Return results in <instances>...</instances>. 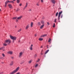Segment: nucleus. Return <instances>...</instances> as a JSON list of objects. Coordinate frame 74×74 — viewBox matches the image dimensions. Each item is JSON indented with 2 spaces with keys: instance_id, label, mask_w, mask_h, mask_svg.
<instances>
[{
  "instance_id": "nucleus-1",
  "label": "nucleus",
  "mask_w": 74,
  "mask_h": 74,
  "mask_svg": "<svg viewBox=\"0 0 74 74\" xmlns=\"http://www.w3.org/2000/svg\"><path fill=\"white\" fill-rule=\"evenodd\" d=\"M19 69V67H18L17 68V69L13 71L12 72L10 73V74H14V73H16V72H17V71Z\"/></svg>"
},
{
  "instance_id": "nucleus-2",
  "label": "nucleus",
  "mask_w": 74,
  "mask_h": 74,
  "mask_svg": "<svg viewBox=\"0 0 74 74\" xmlns=\"http://www.w3.org/2000/svg\"><path fill=\"white\" fill-rule=\"evenodd\" d=\"M10 38L13 40H16V37L13 36H10Z\"/></svg>"
},
{
  "instance_id": "nucleus-3",
  "label": "nucleus",
  "mask_w": 74,
  "mask_h": 74,
  "mask_svg": "<svg viewBox=\"0 0 74 74\" xmlns=\"http://www.w3.org/2000/svg\"><path fill=\"white\" fill-rule=\"evenodd\" d=\"M5 42L8 43V44H10L11 43V41L10 39L7 40L5 41Z\"/></svg>"
},
{
  "instance_id": "nucleus-4",
  "label": "nucleus",
  "mask_w": 74,
  "mask_h": 74,
  "mask_svg": "<svg viewBox=\"0 0 74 74\" xmlns=\"http://www.w3.org/2000/svg\"><path fill=\"white\" fill-rule=\"evenodd\" d=\"M62 12H63L62 11H61L59 12L58 16V20H59L60 19V16L61 14L62 13Z\"/></svg>"
},
{
  "instance_id": "nucleus-5",
  "label": "nucleus",
  "mask_w": 74,
  "mask_h": 74,
  "mask_svg": "<svg viewBox=\"0 0 74 74\" xmlns=\"http://www.w3.org/2000/svg\"><path fill=\"white\" fill-rule=\"evenodd\" d=\"M23 52H21L19 53L18 57L19 58H21V57H22V55H23Z\"/></svg>"
},
{
  "instance_id": "nucleus-6",
  "label": "nucleus",
  "mask_w": 74,
  "mask_h": 74,
  "mask_svg": "<svg viewBox=\"0 0 74 74\" xmlns=\"http://www.w3.org/2000/svg\"><path fill=\"white\" fill-rule=\"evenodd\" d=\"M8 3H10V1L9 0H7L5 2V7L7 6V4H8Z\"/></svg>"
},
{
  "instance_id": "nucleus-7",
  "label": "nucleus",
  "mask_w": 74,
  "mask_h": 74,
  "mask_svg": "<svg viewBox=\"0 0 74 74\" xmlns=\"http://www.w3.org/2000/svg\"><path fill=\"white\" fill-rule=\"evenodd\" d=\"M51 1L53 4H55V3H56V1H55V0H51Z\"/></svg>"
},
{
  "instance_id": "nucleus-8",
  "label": "nucleus",
  "mask_w": 74,
  "mask_h": 74,
  "mask_svg": "<svg viewBox=\"0 0 74 74\" xmlns=\"http://www.w3.org/2000/svg\"><path fill=\"white\" fill-rule=\"evenodd\" d=\"M22 18V16H21L19 17H17V19H18V20L21 19V18Z\"/></svg>"
},
{
  "instance_id": "nucleus-9",
  "label": "nucleus",
  "mask_w": 74,
  "mask_h": 74,
  "mask_svg": "<svg viewBox=\"0 0 74 74\" xmlns=\"http://www.w3.org/2000/svg\"><path fill=\"white\" fill-rule=\"evenodd\" d=\"M29 24L28 25H27L25 27V29L26 30H27V29H28L29 28Z\"/></svg>"
},
{
  "instance_id": "nucleus-10",
  "label": "nucleus",
  "mask_w": 74,
  "mask_h": 74,
  "mask_svg": "<svg viewBox=\"0 0 74 74\" xmlns=\"http://www.w3.org/2000/svg\"><path fill=\"white\" fill-rule=\"evenodd\" d=\"M8 6L10 8H12V6L10 4H9L8 5Z\"/></svg>"
},
{
  "instance_id": "nucleus-11",
  "label": "nucleus",
  "mask_w": 74,
  "mask_h": 74,
  "mask_svg": "<svg viewBox=\"0 0 74 74\" xmlns=\"http://www.w3.org/2000/svg\"><path fill=\"white\" fill-rule=\"evenodd\" d=\"M8 53H9V54H12V51H9L8 52Z\"/></svg>"
},
{
  "instance_id": "nucleus-12",
  "label": "nucleus",
  "mask_w": 74,
  "mask_h": 74,
  "mask_svg": "<svg viewBox=\"0 0 74 74\" xmlns=\"http://www.w3.org/2000/svg\"><path fill=\"white\" fill-rule=\"evenodd\" d=\"M49 49H48L45 52V55L46 54H47V53H48V52H49Z\"/></svg>"
},
{
  "instance_id": "nucleus-13",
  "label": "nucleus",
  "mask_w": 74,
  "mask_h": 74,
  "mask_svg": "<svg viewBox=\"0 0 74 74\" xmlns=\"http://www.w3.org/2000/svg\"><path fill=\"white\" fill-rule=\"evenodd\" d=\"M13 63L14 62L13 61H12L11 63L10 64V66H12V65H13Z\"/></svg>"
},
{
  "instance_id": "nucleus-14",
  "label": "nucleus",
  "mask_w": 74,
  "mask_h": 74,
  "mask_svg": "<svg viewBox=\"0 0 74 74\" xmlns=\"http://www.w3.org/2000/svg\"><path fill=\"white\" fill-rule=\"evenodd\" d=\"M43 26H44V24H43L40 26V29H42V28L43 27Z\"/></svg>"
},
{
  "instance_id": "nucleus-15",
  "label": "nucleus",
  "mask_w": 74,
  "mask_h": 74,
  "mask_svg": "<svg viewBox=\"0 0 74 74\" xmlns=\"http://www.w3.org/2000/svg\"><path fill=\"white\" fill-rule=\"evenodd\" d=\"M9 3H14V2L12 1H9Z\"/></svg>"
},
{
  "instance_id": "nucleus-16",
  "label": "nucleus",
  "mask_w": 74,
  "mask_h": 74,
  "mask_svg": "<svg viewBox=\"0 0 74 74\" xmlns=\"http://www.w3.org/2000/svg\"><path fill=\"white\" fill-rule=\"evenodd\" d=\"M47 36V34H45L43 35H42L41 36L42 37H45L46 36Z\"/></svg>"
},
{
  "instance_id": "nucleus-17",
  "label": "nucleus",
  "mask_w": 74,
  "mask_h": 74,
  "mask_svg": "<svg viewBox=\"0 0 74 74\" xmlns=\"http://www.w3.org/2000/svg\"><path fill=\"white\" fill-rule=\"evenodd\" d=\"M33 23L32 22L31 23V27H33Z\"/></svg>"
},
{
  "instance_id": "nucleus-18",
  "label": "nucleus",
  "mask_w": 74,
  "mask_h": 74,
  "mask_svg": "<svg viewBox=\"0 0 74 74\" xmlns=\"http://www.w3.org/2000/svg\"><path fill=\"white\" fill-rule=\"evenodd\" d=\"M4 49V47H3L0 48V50H1L2 49Z\"/></svg>"
},
{
  "instance_id": "nucleus-19",
  "label": "nucleus",
  "mask_w": 74,
  "mask_h": 74,
  "mask_svg": "<svg viewBox=\"0 0 74 74\" xmlns=\"http://www.w3.org/2000/svg\"><path fill=\"white\" fill-rule=\"evenodd\" d=\"M43 40V38H39V41H42Z\"/></svg>"
},
{
  "instance_id": "nucleus-20",
  "label": "nucleus",
  "mask_w": 74,
  "mask_h": 74,
  "mask_svg": "<svg viewBox=\"0 0 74 74\" xmlns=\"http://www.w3.org/2000/svg\"><path fill=\"white\" fill-rule=\"evenodd\" d=\"M58 15V12H57L56 14V16L57 17Z\"/></svg>"
},
{
  "instance_id": "nucleus-21",
  "label": "nucleus",
  "mask_w": 74,
  "mask_h": 74,
  "mask_svg": "<svg viewBox=\"0 0 74 74\" xmlns=\"http://www.w3.org/2000/svg\"><path fill=\"white\" fill-rule=\"evenodd\" d=\"M41 23H42V25H44V22L43 21H41Z\"/></svg>"
},
{
  "instance_id": "nucleus-22",
  "label": "nucleus",
  "mask_w": 74,
  "mask_h": 74,
  "mask_svg": "<svg viewBox=\"0 0 74 74\" xmlns=\"http://www.w3.org/2000/svg\"><path fill=\"white\" fill-rule=\"evenodd\" d=\"M21 30H22V29H19V30H18V32H21Z\"/></svg>"
},
{
  "instance_id": "nucleus-23",
  "label": "nucleus",
  "mask_w": 74,
  "mask_h": 74,
  "mask_svg": "<svg viewBox=\"0 0 74 74\" xmlns=\"http://www.w3.org/2000/svg\"><path fill=\"white\" fill-rule=\"evenodd\" d=\"M38 26H40L41 25V24L40 23L38 22Z\"/></svg>"
},
{
  "instance_id": "nucleus-24",
  "label": "nucleus",
  "mask_w": 74,
  "mask_h": 74,
  "mask_svg": "<svg viewBox=\"0 0 74 74\" xmlns=\"http://www.w3.org/2000/svg\"><path fill=\"white\" fill-rule=\"evenodd\" d=\"M17 17H14L13 18V19H16Z\"/></svg>"
},
{
  "instance_id": "nucleus-25",
  "label": "nucleus",
  "mask_w": 74,
  "mask_h": 74,
  "mask_svg": "<svg viewBox=\"0 0 74 74\" xmlns=\"http://www.w3.org/2000/svg\"><path fill=\"white\" fill-rule=\"evenodd\" d=\"M51 41V39L49 38L48 40V42H49Z\"/></svg>"
},
{
  "instance_id": "nucleus-26",
  "label": "nucleus",
  "mask_w": 74,
  "mask_h": 74,
  "mask_svg": "<svg viewBox=\"0 0 74 74\" xmlns=\"http://www.w3.org/2000/svg\"><path fill=\"white\" fill-rule=\"evenodd\" d=\"M23 63H24V62H23V61L20 63V64H23Z\"/></svg>"
},
{
  "instance_id": "nucleus-27",
  "label": "nucleus",
  "mask_w": 74,
  "mask_h": 74,
  "mask_svg": "<svg viewBox=\"0 0 74 74\" xmlns=\"http://www.w3.org/2000/svg\"><path fill=\"white\" fill-rule=\"evenodd\" d=\"M3 45H4V46H7V44H6L5 43H4L3 44Z\"/></svg>"
},
{
  "instance_id": "nucleus-28",
  "label": "nucleus",
  "mask_w": 74,
  "mask_h": 74,
  "mask_svg": "<svg viewBox=\"0 0 74 74\" xmlns=\"http://www.w3.org/2000/svg\"><path fill=\"white\" fill-rule=\"evenodd\" d=\"M2 55L3 56V57H5V55H4V53H3L2 54Z\"/></svg>"
},
{
  "instance_id": "nucleus-29",
  "label": "nucleus",
  "mask_w": 74,
  "mask_h": 74,
  "mask_svg": "<svg viewBox=\"0 0 74 74\" xmlns=\"http://www.w3.org/2000/svg\"><path fill=\"white\" fill-rule=\"evenodd\" d=\"M53 27H55V23H54L53 24Z\"/></svg>"
},
{
  "instance_id": "nucleus-30",
  "label": "nucleus",
  "mask_w": 74,
  "mask_h": 74,
  "mask_svg": "<svg viewBox=\"0 0 74 74\" xmlns=\"http://www.w3.org/2000/svg\"><path fill=\"white\" fill-rule=\"evenodd\" d=\"M30 50H33V47H30Z\"/></svg>"
},
{
  "instance_id": "nucleus-31",
  "label": "nucleus",
  "mask_w": 74,
  "mask_h": 74,
  "mask_svg": "<svg viewBox=\"0 0 74 74\" xmlns=\"http://www.w3.org/2000/svg\"><path fill=\"white\" fill-rule=\"evenodd\" d=\"M17 3H19V0H17Z\"/></svg>"
},
{
  "instance_id": "nucleus-32",
  "label": "nucleus",
  "mask_w": 74,
  "mask_h": 74,
  "mask_svg": "<svg viewBox=\"0 0 74 74\" xmlns=\"http://www.w3.org/2000/svg\"><path fill=\"white\" fill-rule=\"evenodd\" d=\"M33 44H32L30 47V48H33L32 47H33Z\"/></svg>"
},
{
  "instance_id": "nucleus-33",
  "label": "nucleus",
  "mask_w": 74,
  "mask_h": 74,
  "mask_svg": "<svg viewBox=\"0 0 74 74\" xmlns=\"http://www.w3.org/2000/svg\"><path fill=\"white\" fill-rule=\"evenodd\" d=\"M26 7H27V6H25V7L23 9V10H25V8H26Z\"/></svg>"
},
{
  "instance_id": "nucleus-34",
  "label": "nucleus",
  "mask_w": 74,
  "mask_h": 74,
  "mask_svg": "<svg viewBox=\"0 0 74 74\" xmlns=\"http://www.w3.org/2000/svg\"><path fill=\"white\" fill-rule=\"evenodd\" d=\"M56 19H55V20H54V22H55V23H56Z\"/></svg>"
},
{
  "instance_id": "nucleus-35",
  "label": "nucleus",
  "mask_w": 74,
  "mask_h": 74,
  "mask_svg": "<svg viewBox=\"0 0 74 74\" xmlns=\"http://www.w3.org/2000/svg\"><path fill=\"white\" fill-rule=\"evenodd\" d=\"M36 5H37V6H39V4H38V3H36Z\"/></svg>"
},
{
  "instance_id": "nucleus-36",
  "label": "nucleus",
  "mask_w": 74,
  "mask_h": 74,
  "mask_svg": "<svg viewBox=\"0 0 74 74\" xmlns=\"http://www.w3.org/2000/svg\"><path fill=\"white\" fill-rule=\"evenodd\" d=\"M34 56L35 58H36L37 56V54H36L35 55H34Z\"/></svg>"
},
{
  "instance_id": "nucleus-37",
  "label": "nucleus",
  "mask_w": 74,
  "mask_h": 74,
  "mask_svg": "<svg viewBox=\"0 0 74 74\" xmlns=\"http://www.w3.org/2000/svg\"><path fill=\"white\" fill-rule=\"evenodd\" d=\"M39 60H40V59H38V60L36 61L37 62H39Z\"/></svg>"
},
{
  "instance_id": "nucleus-38",
  "label": "nucleus",
  "mask_w": 74,
  "mask_h": 74,
  "mask_svg": "<svg viewBox=\"0 0 74 74\" xmlns=\"http://www.w3.org/2000/svg\"><path fill=\"white\" fill-rule=\"evenodd\" d=\"M37 66H38V64H36V66H35V67H37Z\"/></svg>"
},
{
  "instance_id": "nucleus-39",
  "label": "nucleus",
  "mask_w": 74,
  "mask_h": 74,
  "mask_svg": "<svg viewBox=\"0 0 74 74\" xmlns=\"http://www.w3.org/2000/svg\"><path fill=\"white\" fill-rule=\"evenodd\" d=\"M3 58V57H0V59H2Z\"/></svg>"
},
{
  "instance_id": "nucleus-40",
  "label": "nucleus",
  "mask_w": 74,
  "mask_h": 74,
  "mask_svg": "<svg viewBox=\"0 0 74 74\" xmlns=\"http://www.w3.org/2000/svg\"><path fill=\"white\" fill-rule=\"evenodd\" d=\"M32 63V60H30L29 62V63Z\"/></svg>"
},
{
  "instance_id": "nucleus-41",
  "label": "nucleus",
  "mask_w": 74,
  "mask_h": 74,
  "mask_svg": "<svg viewBox=\"0 0 74 74\" xmlns=\"http://www.w3.org/2000/svg\"><path fill=\"white\" fill-rule=\"evenodd\" d=\"M27 5H28V4H27V3H26V6H26L27 7Z\"/></svg>"
},
{
  "instance_id": "nucleus-42",
  "label": "nucleus",
  "mask_w": 74,
  "mask_h": 74,
  "mask_svg": "<svg viewBox=\"0 0 74 74\" xmlns=\"http://www.w3.org/2000/svg\"><path fill=\"white\" fill-rule=\"evenodd\" d=\"M63 17V15H62L61 16V18H62Z\"/></svg>"
},
{
  "instance_id": "nucleus-43",
  "label": "nucleus",
  "mask_w": 74,
  "mask_h": 74,
  "mask_svg": "<svg viewBox=\"0 0 74 74\" xmlns=\"http://www.w3.org/2000/svg\"><path fill=\"white\" fill-rule=\"evenodd\" d=\"M47 48H48H48H49V47H48V45H47Z\"/></svg>"
},
{
  "instance_id": "nucleus-44",
  "label": "nucleus",
  "mask_w": 74,
  "mask_h": 74,
  "mask_svg": "<svg viewBox=\"0 0 74 74\" xmlns=\"http://www.w3.org/2000/svg\"><path fill=\"white\" fill-rule=\"evenodd\" d=\"M16 22H18V20L17 19H16Z\"/></svg>"
},
{
  "instance_id": "nucleus-45",
  "label": "nucleus",
  "mask_w": 74,
  "mask_h": 74,
  "mask_svg": "<svg viewBox=\"0 0 74 74\" xmlns=\"http://www.w3.org/2000/svg\"><path fill=\"white\" fill-rule=\"evenodd\" d=\"M41 1L42 3H43V0H41Z\"/></svg>"
},
{
  "instance_id": "nucleus-46",
  "label": "nucleus",
  "mask_w": 74,
  "mask_h": 74,
  "mask_svg": "<svg viewBox=\"0 0 74 74\" xmlns=\"http://www.w3.org/2000/svg\"><path fill=\"white\" fill-rule=\"evenodd\" d=\"M47 25H49V23L48 22L47 23Z\"/></svg>"
},
{
  "instance_id": "nucleus-47",
  "label": "nucleus",
  "mask_w": 74,
  "mask_h": 74,
  "mask_svg": "<svg viewBox=\"0 0 74 74\" xmlns=\"http://www.w3.org/2000/svg\"><path fill=\"white\" fill-rule=\"evenodd\" d=\"M35 37H36V36H37V34H35Z\"/></svg>"
},
{
  "instance_id": "nucleus-48",
  "label": "nucleus",
  "mask_w": 74,
  "mask_h": 74,
  "mask_svg": "<svg viewBox=\"0 0 74 74\" xmlns=\"http://www.w3.org/2000/svg\"><path fill=\"white\" fill-rule=\"evenodd\" d=\"M21 5H22V4L21 3L20 4V6H21Z\"/></svg>"
},
{
  "instance_id": "nucleus-49",
  "label": "nucleus",
  "mask_w": 74,
  "mask_h": 74,
  "mask_svg": "<svg viewBox=\"0 0 74 74\" xmlns=\"http://www.w3.org/2000/svg\"><path fill=\"white\" fill-rule=\"evenodd\" d=\"M32 11V10H31V9H29V11Z\"/></svg>"
},
{
  "instance_id": "nucleus-50",
  "label": "nucleus",
  "mask_w": 74,
  "mask_h": 74,
  "mask_svg": "<svg viewBox=\"0 0 74 74\" xmlns=\"http://www.w3.org/2000/svg\"><path fill=\"white\" fill-rule=\"evenodd\" d=\"M11 58L12 59H14V57H12Z\"/></svg>"
},
{
  "instance_id": "nucleus-51",
  "label": "nucleus",
  "mask_w": 74,
  "mask_h": 74,
  "mask_svg": "<svg viewBox=\"0 0 74 74\" xmlns=\"http://www.w3.org/2000/svg\"><path fill=\"white\" fill-rule=\"evenodd\" d=\"M52 45L50 47V48H51V47H52Z\"/></svg>"
},
{
  "instance_id": "nucleus-52",
  "label": "nucleus",
  "mask_w": 74,
  "mask_h": 74,
  "mask_svg": "<svg viewBox=\"0 0 74 74\" xmlns=\"http://www.w3.org/2000/svg\"><path fill=\"white\" fill-rule=\"evenodd\" d=\"M1 63H2V64H3L4 62H1Z\"/></svg>"
},
{
  "instance_id": "nucleus-53",
  "label": "nucleus",
  "mask_w": 74,
  "mask_h": 74,
  "mask_svg": "<svg viewBox=\"0 0 74 74\" xmlns=\"http://www.w3.org/2000/svg\"><path fill=\"white\" fill-rule=\"evenodd\" d=\"M3 51H5V49H3Z\"/></svg>"
},
{
  "instance_id": "nucleus-54",
  "label": "nucleus",
  "mask_w": 74,
  "mask_h": 74,
  "mask_svg": "<svg viewBox=\"0 0 74 74\" xmlns=\"http://www.w3.org/2000/svg\"><path fill=\"white\" fill-rule=\"evenodd\" d=\"M41 48H42V46H41Z\"/></svg>"
},
{
  "instance_id": "nucleus-55",
  "label": "nucleus",
  "mask_w": 74,
  "mask_h": 74,
  "mask_svg": "<svg viewBox=\"0 0 74 74\" xmlns=\"http://www.w3.org/2000/svg\"><path fill=\"white\" fill-rule=\"evenodd\" d=\"M41 55H42V53H41Z\"/></svg>"
},
{
  "instance_id": "nucleus-56",
  "label": "nucleus",
  "mask_w": 74,
  "mask_h": 74,
  "mask_svg": "<svg viewBox=\"0 0 74 74\" xmlns=\"http://www.w3.org/2000/svg\"><path fill=\"white\" fill-rule=\"evenodd\" d=\"M15 0H13V1H15Z\"/></svg>"
},
{
  "instance_id": "nucleus-57",
  "label": "nucleus",
  "mask_w": 74,
  "mask_h": 74,
  "mask_svg": "<svg viewBox=\"0 0 74 74\" xmlns=\"http://www.w3.org/2000/svg\"><path fill=\"white\" fill-rule=\"evenodd\" d=\"M13 42H14V41L13 40Z\"/></svg>"
},
{
  "instance_id": "nucleus-58",
  "label": "nucleus",
  "mask_w": 74,
  "mask_h": 74,
  "mask_svg": "<svg viewBox=\"0 0 74 74\" xmlns=\"http://www.w3.org/2000/svg\"><path fill=\"white\" fill-rule=\"evenodd\" d=\"M15 27H16V26H15Z\"/></svg>"
},
{
  "instance_id": "nucleus-59",
  "label": "nucleus",
  "mask_w": 74,
  "mask_h": 74,
  "mask_svg": "<svg viewBox=\"0 0 74 74\" xmlns=\"http://www.w3.org/2000/svg\"><path fill=\"white\" fill-rule=\"evenodd\" d=\"M1 11V9H0V12Z\"/></svg>"
},
{
  "instance_id": "nucleus-60",
  "label": "nucleus",
  "mask_w": 74,
  "mask_h": 74,
  "mask_svg": "<svg viewBox=\"0 0 74 74\" xmlns=\"http://www.w3.org/2000/svg\"><path fill=\"white\" fill-rule=\"evenodd\" d=\"M18 11V10H17V11Z\"/></svg>"
},
{
  "instance_id": "nucleus-61",
  "label": "nucleus",
  "mask_w": 74,
  "mask_h": 74,
  "mask_svg": "<svg viewBox=\"0 0 74 74\" xmlns=\"http://www.w3.org/2000/svg\"><path fill=\"white\" fill-rule=\"evenodd\" d=\"M60 9H61V8H60Z\"/></svg>"
},
{
  "instance_id": "nucleus-62",
  "label": "nucleus",
  "mask_w": 74,
  "mask_h": 74,
  "mask_svg": "<svg viewBox=\"0 0 74 74\" xmlns=\"http://www.w3.org/2000/svg\"><path fill=\"white\" fill-rule=\"evenodd\" d=\"M50 44H51V43H50Z\"/></svg>"
},
{
  "instance_id": "nucleus-63",
  "label": "nucleus",
  "mask_w": 74,
  "mask_h": 74,
  "mask_svg": "<svg viewBox=\"0 0 74 74\" xmlns=\"http://www.w3.org/2000/svg\"><path fill=\"white\" fill-rule=\"evenodd\" d=\"M20 42V41H19V42Z\"/></svg>"
},
{
  "instance_id": "nucleus-64",
  "label": "nucleus",
  "mask_w": 74,
  "mask_h": 74,
  "mask_svg": "<svg viewBox=\"0 0 74 74\" xmlns=\"http://www.w3.org/2000/svg\"><path fill=\"white\" fill-rule=\"evenodd\" d=\"M0 74H1V73H0Z\"/></svg>"
}]
</instances>
